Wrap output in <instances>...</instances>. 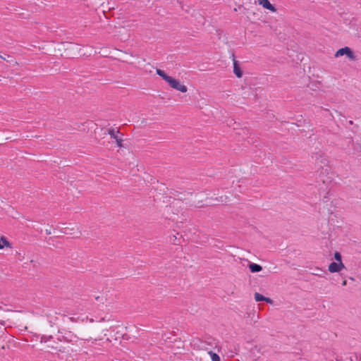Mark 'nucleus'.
<instances>
[{
  "label": "nucleus",
  "instance_id": "6e6552de",
  "mask_svg": "<svg viewBox=\"0 0 361 361\" xmlns=\"http://www.w3.org/2000/svg\"><path fill=\"white\" fill-rule=\"evenodd\" d=\"M255 299L256 301L257 302H259V301H265L267 302V303H269V304H272V300L269 298H266L264 296H263L262 295L258 293H256L255 294Z\"/></svg>",
  "mask_w": 361,
  "mask_h": 361
},
{
  "label": "nucleus",
  "instance_id": "39448f33",
  "mask_svg": "<svg viewBox=\"0 0 361 361\" xmlns=\"http://www.w3.org/2000/svg\"><path fill=\"white\" fill-rule=\"evenodd\" d=\"M258 3L264 8L272 12H275L276 11V8L270 3L269 0H258Z\"/></svg>",
  "mask_w": 361,
  "mask_h": 361
},
{
  "label": "nucleus",
  "instance_id": "f8f14e48",
  "mask_svg": "<svg viewBox=\"0 0 361 361\" xmlns=\"http://www.w3.org/2000/svg\"><path fill=\"white\" fill-rule=\"evenodd\" d=\"M348 143L351 144L353 146H354V150L356 152L361 151V146L358 144H355L353 140H349Z\"/></svg>",
  "mask_w": 361,
  "mask_h": 361
},
{
  "label": "nucleus",
  "instance_id": "9b49d317",
  "mask_svg": "<svg viewBox=\"0 0 361 361\" xmlns=\"http://www.w3.org/2000/svg\"><path fill=\"white\" fill-rule=\"evenodd\" d=\"M209 354L210 355L212 361H220V357L216 353L209 351Z\"/></svg>",
  "mask_w": 361,
  "mask_h": 361
},
{
  "label": "nucleus",
  "instance_id": "9d476101",
  "mask_svg": "<svg viewBox=\"0 0 361 361\" xmlns=\"http://www.w3.org/2000/svg\"><path fill=\"white\" fill-rule=\"evenodd\" d=\"M10 243L6 238L2 237L0 240V249H3L4 247H9Z\"/></svg>",
  "mask_w": 361,
  "mask_h": 361
},
{
  "label": "nucleus",
  "instance_id": "20e7f679",
  "mask_svg": "<svg viewBox=\"0 0 361 361\" xmlns=\"http://www.w3.org/2000/svg\"><path fill=\"white\" fill-rule=\"evenodd\" d=\"M345 265L343 262H331L328 267V270L331 273L339 272L343 269H345Z\"/></svg>",
  "mask_w": 361,
  "mask_h": 361
},
{
  "label": "nucleus",
  "instance_id": "f257e3e1",
  "mask_svg": "<svg viewBox=\"0 0 361 361\" xmlns=\"http://www.w3.org/2000/svg\"><path fill=\"white\" fill-rule=\"evenodd\" d=\"M156 72L157 74L159 75L161 78H162V79L164 80L170 85L171 88L183 93L188 91V88L185 85L181 84L178 80H176L166 74V73L164 71L157 68Z\"/></svg>",
  "mask_w": 361,
  "mask_h": 361
},
{
  "label": "nucleus",
  "instance_id": "dca6fc26",
  "mask_svg": "<svg viewBox=\"0 0 361 361\" xmlns=\"http://www.w3.org/2000/svg\"><path fill=\"white\" fill-rule=\"evenodd\" d=\"M342 285L343 286H346L347 285V281L346 280H344L343 282H342Z\"/></svg>",
  "mask_w": 361,
  "mask_h": 361
},
{
  "label": "nucleus",
  "instance_id": "7ed1b4c3",
  "mask_svg": "<svg viewBox=\"0 0 361 361\" xmlns=\"http://www.w3.org/2000/svg\"><path fill=\"white\" fill-rule=\"evenodd\" d=\"M108 134L111 136V138L116 140L117 146L118 147H123V134H121L118 130H115L114 128H109L108 129Z\"/></svg>",
  "mask_w": 361,
  "mask_h": 361
},
{
  "label": "nucleus",
  "instance_id": "0eeeda50",
  "mask_svg": "<svg viewBox=\"0 0 361 361\" xmlns=\"http://www.w3.org/2000/svg\"><path fill=\"white\" fill-rule=\"evenodd\" d=\"M78 338L75 335H72L71 332L68 334H66L63 336V340L68 343H74L76 342Z\"/></svg>",
  "mask_w": 361,
  "mask_h": 361
},
{
  "label": "nucleus",
  "instance_id": "1a4fd4ad",
  "mask_svg": "<svg viewBox=\"0 0 361 361\" xmlns=\"http://www.w3.org/2000/svg\"><path fill=\"white\" fill-rule=\"evenodd\" d=\"M249 268L250 269V271L252 273L259 272L262 269V266L255 263H250L249 264Z\"/></svg>",
  "mask_w": 361,
  "mask_h": 361
},
{
  "label": "nucleus",
  "instance_id": "f3484780",
  "mask_svg": "<svg viewBox=\"0 0 361 361\" xmlns=\"http://www.w3.org/2000/svg\"><path fill=\"white\" fill-rule=\"evenodd\" d=\"M95 299H96L97 300H99V299H100V296H97V297H96V298H95Z\"/></svg>",
  "mask_w": 361,
  "mask_h": 361
},
{
  "label": "nucleus",
  "instance_id": "2eb2a0df",
  "mask_svg": "<svg viewBox=\"0 0 361 361\" xmlns=\"http://www.w3.org/2000/svg\"><path fill=\"white\" fill-rule=\"evenodd\" d=\"M0 58L4 61H8V62H13V60H10L9 59H11L12 57L9 55L7 56V58L4 57L3 56L0 55Z\"/></svg>",
  "mask_w": 361,
  "mask_h": 361
},
{
  "label": "nucleus",
  "instance_id": "ddd939ff",
  "mask_svg": "<svg viewBox=\"0 0 361 361\" xmlns=\"http://www.w3.org/2000/svg\"><path fill=\"white\" fill-rule=\"evenodd\" d=\"M52 338H53L52 336L43 335L40 338V342L41 343H47L48 341L51 340Z\"/></svg>",
  "mask_w": 361,
  "mask_h": 361
},
{
  "label": "nucleus",
  "instance_id": "423d86ee",
  "mask_svg": "<svg viewBox=\"0 0 361 361\" xmlns=\"http://www.w3.org/2000/svg\"><path fill=\"white\" fill-rule=\"evenodd\" d=\"M233 73L239 78L243 76V72L240 69L238 61L235 59H233Z\"/></svg>",
  "mask_w": 361,
  "mask_h": 361
},
{
  "label": "nucleus",
  "instance_id": "f03ea898",
  "mask_svg": "<svg viewBox=\"0 0 361 361\" xmlns=\"http://www.w3.org/2000/svg\"><path fill=\"white\" fill-rule=\"evenodd\" d=\"M343 55H346V56L351 61L356 60V56L355 55L353 51L348 47H345L343 48L338 49L336 52L334 56L336 58H338Z\"/></svg>",
  "mask_w": 361,
  "mask_h": 361
},
{
  "label": "nucleus",
  "instance_id": "4468645a",
  "mask_svg": "<svg viewBox=\"0 0 361 361\" xmlns=\"http://www.w3.org/2000/svg\"><path fill=\"white\" fill-rule=\"evenodd\" d=\"M334 259L337 261V262H339V263L342 262L341 255L338 252H336L334 253Z\"/></svg>",
  "mask_w": 361,
  "mask_h": 361
}]
</instances>
